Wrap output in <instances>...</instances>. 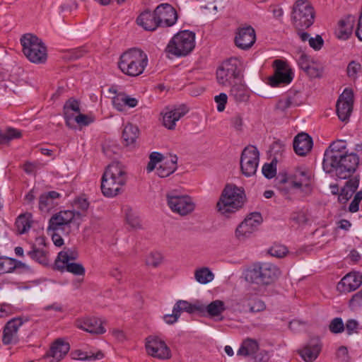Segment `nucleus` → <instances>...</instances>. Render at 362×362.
<instances>
[{
    "instance_id": "f257e3e1",
    "label": "nucleus",
    "mask_w": 362,
    "mask_h": 362,
    "mask_svg": "<svg viewBox=\"0 0 362 362\" xmlns=\"http://www.w3.org/2000/svg\"><path fill=\"white\" fill-rule=\"evenodd\" d=\"M358 163V156L354 153H349L346 142L338 140L325 151L322 168L326 173H334L338 178L344 180L356 171Z\"/></svg>"
},
{
    "instance_id": "f03ea898",
    "label": "nucleus",
    "mask_w": 362,
    "mask_h": 362,
    "mask_svg": "<svg viewBox=\"0 0 362 362\" xmlns=\"http://www.w3.org/2000/svg\"><path fill=\"white\" fill-rule=\"evenodd\" d=\"M127 173L125 167L119 162L107 165L101 179V191L105 197H114L122 192L126 185Z\"/></svg>"
},
{
    "instance_id": "7ed1b4c3",
    "label": "nucleus",
    "mask_w": 362,
    "mask_h": 362,
    "mask_svg": "<svg viewBox=\"0 0 362 362\" xmlns=\"http://www.w3.org/2000/svg\"><path fill=\"white\" fill-rule=\"evenodd\" d=\"M148 64L146 54L139 49H131L123 53L118 62L121 71L129 76L141 74Z\"/></svg>"
},
{
    "instance_id": "20e7f679",
    "label": "nucleus",
    "mask_w": 362,
    "mask_h": 362,
    "mask_svg": "<svg viewBox=\"0 0 362 362\" xmlns=\"http://www.w3.org/2000/svg\"><path fill=\"white\" fill-rule=\"evenodd\" d=\"M245 202V194L241 188L228 185L216 204L217 211L226 216L239 210Z\"/></svg>"
},
{
    "instance_id": "39448f33",
    "label": "nucleus",
    "mask_w": 362,
    "mask_h": 362,
    "mask_svg": "<svg viewBox=\"0 0 362 362\" xmlns=\"http://www.w3.org/2000/svg\"><path fill=\"white\" fill-rule=\"evenodd\" d=\"M23 52L27 59L35 64H42L47 60V48L37 36L27 33L21 38Z\"/></svg>"
},
{
    "instance_id": "423d86ee",
    "label": "nucleus",
    "mask_w": 362,
    "mask_h": 362,
    "mask_svg": "<svg viewBox=\"0 0 362 362\" xmlns=\"http://www.w3.org/2000/svg\"><path fill=\"white\" fill-rule=\"evenodd\" d=\"M280 274V270L276 265L269 262H263L255 264L249 269L245 279L257 284L267 285L275 281Z\"/></svg>"
},
{
    "instance_id": "0eeeda50",
    "label": "nucleus",
    "mask_w": 362,
    "mask_h": 362,
    "mask_svg": "<svg viewBox=\"0 0 362 362\" xmlns=\"http://www.w3.org/2000/svg\"><path fill=\"white\" fill-rule=\"evenodd\" d=\"M194 46L195 34L189 30H183L173 37L165 51L177 57H185L192 51Z\"/></svg>"
},
{
    "instance_id": "6e6552de",
    "label": "nucleus",
    "mask_w": 362,
    "mask_h": 362,
    "mask_svg": "<svg viewBox=\"0 0 362 362\" xmlns=\"http://www.w3.org/2000/svg\"><path fill=\"white\" fill-rule=\"evenodd\" d=\"M314 11L310 3L305 0H297L291 13L293 25L300 30L309 28L314 23Z\"/></svg>"
},
{
    "instance_id": "1a4fd4ad",
    "label": "nucleus",
    "mask_w": 362,
    "mask_h": 362,
    "mask_svg": "<svg viewBox=\"0 0 362 362\" xmlns=\"http://www.w3.org/2000/svg\"><path fill=\"white\" fill-rule=\"evenodd\" d=\"M177 158L170 156V159L163 160V156L158 152H153L149 156V162L146 166L147 173H151L155 169L160 177H166L173 173L177 169Z\"/></svg>"
},
{
    "instance_id": "9d476101",
    "label": "nucleus",
    "mask_w": 362,
    "mask_h": 362,
    "mask_svg": "<svg viewBox=\"0 0 362 362\" xmlns=\"http://www.w3.org/2000/svg\"><path fill=\"white\" fill-rule=\"evenodd\" d=\"M240 62L237 58H230L224 62L216 71L217 82L223 86H230L240 81Z\"/></svg>"
},
{
    "instance_id": "9b49d317",
    "label": "nucleus",
    "mask_w": 362,
    "mask_h": 362,
    "mask_svg": "<svg viewBox=\"0 0 362 362\" xmlns=\"http://www.w3.org/2000/svg\"><path fill=\"white\" fill-rule=\"evenodd\" d=\"M166 199L167 204L170 210L182 216L192 214L196 207V204L191 197L177 191L168 192Z\"/></svg>"
},
{
    "instance_id": "f8f14e48",
    "label": "nucleus",
    "mask_w": 362,
    "mask_h": 362,
    "mask_svg": "<svg viewBox=\"0 0 362 362\" xmlns=\"http://www.w3.org/2000/svg\"><path fill=\"white\" fill-rule=\"evenodd\" d=\"M78 257V254L70 250L61 251L55 260V267L61 271L66 270L74 275L84 276L85 268L81 264L72 262Z\"/></svg>"
},
{
    "instance_id": "ddd939ff",
    "label": "nucleus",
    "mask_w": 362,
    "mask_h": 362,
    "mask_svg": "<svg viewBox=\"0 0 362 362\" xmlns=\"http://www.w3.org/2000/svg\"><path fill=\"white\" fill-rule=\"evenodd\" d=\"M259 161V153L254 146H247L242 151L240 160V170L246 177L255 175Z\"/></svg>"
},
{
    "instance_id": "4468645a",
    "label": "nucleus",
    "mask_w": 362,
    "mask_h": 362,
    "mask_svg": "<svg viewBox=\"0 0 362 362\" xmlns=\"http://www.w3.org/2000/svg\"><path fill=\"white\" fill-rule=\"evenodd\" d=\"M146 354L159 360H167L171 357V351L166 343L158 336L151 335L145 339Z\"/></svg>"
},
{
    "instance_id": "2eb2a0df",
    "label": "nucleus",
    "mask_w": 362,
    "mask_h": 362,
    "mask_svg": "<svg viewBox=\"0 0 362 362\" xmlns=\"http://www.w3.org/2000/svg\"><path fill=\"white\" fill-rule=\"evenodd\" d=\"M262 222V217L258 212L250 214L237 227L235 235L240 241H245L255 232Z\"/></svg>"
},
{
    "instance_id": "dca6fc26",
    "label": "nucleus",
    "mask_w": 362,
    "mask_h": 362,
    "mask_svg": "<svg viewBox=\"0 0 362 362\" xmlns=\"http://www.w3.org/2000/svg\"><path fill=\"white\" fill-rule=\"evenodd\" d=\"M75 213L71 210L62 211L54 214L49 220L48 230L69 234L70 223L74 218Z\"/></svg>"
},
{
    "instance_id": "f3484780",
    "label": "nucleus",
    "mask_w": 362,
    "mask_h": 362,
    "mask_svg": "<svg viewBox=\"0 0 362 362\" xmlns=\"http://www.w3.org/2000/svg\"><path fill=\"white\" fill-rule=\"evenodd\" d=\"M274 75L269 78V83L273 87L281 84H288L293 80V73L288 65L279 59L274 62Z\"/></svg>"
},
{
    "instance_id": "a211bd4d",
    "label": "nucleus",
    "mask_w": 362,
    "mask_h": 362,
    "mask_svg": "<svg viewBox=\"0 0 362 362\" xmlns=\"http://www.w3.org/2000/svg\"><path fill=\"white\" fill-rule=\"evenodd\" d=\"M354 93L351 89L346 88L340 95L337 103V113L340 120L349 119L353 110Z\"/></svg>"
},
{
    "instance_id": "6ab92c4d",
    "label": "nucleus",
    "mask_w": 362,
    "mask_h": 362,
    "mask_svg": "<svg viewBox=\"0 0 362 362\" xmlns=\"http://www.w3.org/2000/svg\"><path fill=\"white\" fill-rule=\"evenodd\" d=\"M155 11L159 26L170 27L176 23L177 15L171 5L168 4H160Z\"/></svg>"
},
{
    "instance_id": "aec40b11",
    "label": "nucleus",
    "mask_w": 362,
    "mask_h": 362,
    "mask_svg": "<svg viewBox=\"0 0 362 362\" xmlns=\"http://www.w3.org/2000/svg\"><path fill=\"white\" fill-rule=\"evenodd\" d=\"M362 284V274L351 272L337 284V290L341 293H348L356 290Z\"/></svg>"
},
{
    "instance_id": "412c9836",
    "label": "nucleus",
    "mask_w": 362,
    "mask_h": 362,
    "mask_svg": "<svg viewBox=\"0 0 362 362\" xmlns=\"http://www.w3.org/2000/svg\"><path fill=\"white\" fill-rule=\"evenodd\" d=\"M187 109L185 106L177 108H165L160 113L163 125L168 129H174L176 122L187 112Z\"/></svg>"
},
{
    "instance_id": "4be33fe9",
    "label": "nucleus",
    "mask_w": 362,
    "mask_h": 362,
    "mask_svg": "<svg viewBox=\"0 0 362 362\" xmlns=\"http://www.w3.org/2000/svg\"><path fill=\"white\" fill-rule=\"evenodd\" d=\"M76 326L81 329L93 334H102L105 332L100 319L95 317H84L76 320Z\"/></svg>"
},
{
    "instance_id": "5701e85b",
    "label": "nucleus",
    "mask_w": 362,
    "mask_h": 362,
    "mask_svg": "<svg viewBox=\"0 0 362 362\" xmlns=\"http://www.w3.org/2000/svg\"><path fill=\"white\" fill-rule=\"evenodd\" d=\"M22 325L23 320L21 318H13L6 324L2 336L4 345L16 344L18 341V331Z\"/></svg>"
},
{
    "instance_id": "b1692460",
    "label": "nucleus",
    "mask_w": 362,
    "mask_h": 362,
    "mask_svg": "<svg viewBox=\"0 0 362 362\" xmlns=\"http://www.w3.org/2000/svg\"><path fill=\"white\" fill-rule=\"evenodd\" d=\"M256 40L255 31L251 26L240 28L235 37L237 47L242 49L250 48Z\"/></svg>"
},
{
    "instance_id": "393cba45",
    "label": "nucleus",
    "mask_w": 362,
    "mask_h": 362,
    "mask_svg": "<svg viewBox=\"0 0 362 362\" xmlns=\"http://www.w3.org/2000/svg\"><path fill=\"white\" fill-rule=\"evenodd\" d=\"M313 139L306 133H300L293 140V149L296 153L300 156H306L313 148Z\"/></svg>"
},
{
    "instance_id": "a878e982",
    "label": "nucleus",
    "mask_w": 362,
    "mask_h": 362,
    "mask_svg": "<svg viewBox=\"0 0 362 362\" xmlns=\"http://www.w3.org/2000/svg\"><path fill=\"white\" fill-rule=\"evenodd\" d=\"M69 350V344L61 339H57L52 344L45 358H50L49 362H59L68 353Z\"/></svg>"
},
{
    "instance_id": "bb28decb",
    "label": "nucleus",
    "mask_w": 362,
    "mask_h": 362,
    "mask_svg": "<svg viewBox=\"0 0 362 362\" xmlns=\"http://www.w3.org/2000/svg\"><path fill=\"white\" fill-rule=\"evenodd\" d=\"M243 305L249 308V311L252 313L263 312L266 310L265 303L259 298L257 296L252 293H247L241 300Z\"/></svg>"
},
{
    "instance_id": "cd10ccee",
    "label": "nucleus",
    "mask_w": 362,
    "mask_h": 362,
    "mask_svg": "<svg viewBox=\"0 0 362 362\" xmlns=\"http://www.w3.org/2000/svg\"><path fill=\"white\" fill-rule=\"evenodd\" d=\"M113 106L119 111H125L127 107L132 108L138 105V100L125 93H119L112 98Z\"/></svg>"
},
{
    "instance_id": "c85d7f7f",
    "label": "nucleus",
    "mask_w": 362,
    "mask_h": 362,
    "mask_svg": "<svg viewBox=\"0 0 362 362\" xmlns=\"http://www.w3.org/2000/svg\"><path fill=\"white\" fill-rule=\"evenodd\" d=\"M157 21L156 11L153 13L144 11L140 14L136 20L138 25L150 31L156 30L159 26Z\"/></svg>"
},
{
    "instance_id": "c756f323",
    "label": "nucleus",
    "mask_w": 362,
    "mask_h": 362,
    "mask_svg": "<svg viewBox=\"0 0 362 362\" xmlns=\"http://www.w3.org/2000/svg\"><path fill=\"white\" fill-rule=\"evenodd\" d=\"M259 350V344L257 340L247 338L240 344L237 355L243 357H253Z\"/></svg>"
},
{
    "instance_id": "7c9ffc66",
    "label": "nucleus",
    "mask_w": 362,
    "mask_h": 362,
    "mask_svg": "<svg viewBox=\"0 0 362 362\" xmlns=\"http://www.w3.org/2000/svg\"><path fill=\"white\" fill-rule=\"evenodd\" d=\"M292 184L294 187L300 188L305 187H310V175L308 171L304 168H297L291 177Z\"/></svg>"
},
{
    "instance_id": "2f4dec72",
    "label": "nucleus",
    "mask_w": 362,
    "mask_h": 362,
    "mask_svg": "<svg viewBox=\"0 0 362 362\" xmlns=\"http://www.w3.org/2000/svg\"><path fill=\"white\" fill-rule=\"evenodd\" d=\"M230 90V95L237 102L246 101L249 98V90L246 86L240 81L234 83Z\"/></svg>"
},
{
    "instance_id": "473e14b6",
    "label": "nucleus",
    "mask_w": 362,
    "mask_h": 362,
    "mask_svg": "<svg viewBox=\"0 0 362 362\" xmlns=\"http://www.w3.org/2000/svg\"><path fill=\"white\" fill-rule=\"evenodd\" d=\"M59 194L52 191L42 194L39 200V208L42 211H48L56 204V200L59 197Z\"/></svg>"
},
{
    "instance_id": "72a5a7b5",
    "label": "nucleus",
    "mask_w": 362,
    "mask_h": 362,
    "mask_svg": "<svg viewBox=\"0 0 362 362\" xmlns=\"http://www.w3.org/2000/svg\"><path fill=\"white\" fill-rule=\"evenodd\" d=\"M321 346L317 342L310 343L299 351L301 358L306 362H313L318 356Z\"/></svg>"
},
{
    "instance_id": "f704fd0d",
    "label": "nucleus",
    "mask_w": 362,
    "mask_h": 362,
    "mask_svg": "<svg viewBox=\"0 0 362 362\" xmlns=\"http://www.w3.org/2000/svg\"><path fill=\"white\" fill-rule=\"evenodd\" d=\"M354 20L353 17H348L339 22L336 33L339 38L346 40L352 33Z\"/></svg>"
},
{
    "instance_id": "c9c22d12",
    "label": "nucleus",
    "mask_w": 362,
    "mask_h": 362,
    "mask_svg": "<svg viewBox=\"0 0 362 362\" xmlns=\"http://www.w3.org/2000/svg\"><path fill=\"white\" fill-rule=\"evenodd\" d=\"M226 308L224 302L220 300H214L205 307L207 314L211 317H217L218 320L223 319L220 316L225 311Z\"/></svg>"
},
{
    "instance_id": "e433bc0d",
    "label": "nucleus",
    "mask_w": 362,
    "mask_h": 362,
    "mask_svg": "<svg viewBox=\"0 0 362 362\" xmlns=\"http://www.w3.org/2000/svg\"><path fill=\"white\" fill-rule=\"evenodd\" d=\"M64 110L66 123L68 126H70L75 113H79L80 112L79 104L78 101L70 99L65 103Z\"/></svg>"
},
{
    "instance_id": "4c0bfd02",
    "label": "nucleus",
    "mask_w": 362,
    "mask_h": 362,
    "mask_svg": "<svg viewBox=\"0 0 362 362\" xmlns=\"http://www.w3.org/2000/svg\"><path fill=\"white\" fill-rule=\"evenodd\" d=\"M139 135V129L137 127L128 124H127L122 132V138L127 146L133 144Z\"/></svg>"
},
{
    "instance_id": "58836bf2",
    "label": "nucleus",
    "mask_w": 362,
    "mask_h": 362,
    "mask_svg": "<svg viewBox=\"0 0 362 362\" xmlns=\"http://www.w3.org/2000/svg\"><path fill=\"white\" fill-rule=\"evenodd\" d=\"M32 215L30 213H25L18 216L16 221V227L18 233L23 234L26 233L31 226Z\"/></svg>"
},
{
    "instance_id": "ea45409f",
    "label": "nucleus",
    "mask_w": 362,
    "mask_h": 362,
    "mask_svg": "<svg viewBox=\"0 0 362 362\" xmlns=\"http://www.w3.org/2000/svg\"><path fill=\"white\" fill-rule=\"evenodd\" d=\"M194 278L201 284H206L213 281L214 274L208 267H201L195 270Z\"/></svg>"
},
{
    "instance_id": "a19ab883",
    "label": "nucleus",
    "mask_w": 362,
    "mask_h": 362,
    "mask_svg": "<svg viewBox=\"0 0 362 362\" xmlns=\"http://www.w3.org/2000/svg\"><path fill=\"white\" fill-rule=\"evenodd\" d=\"M22 133L20 130L15 128H7L4 130H0V144H8L11 141L21 138Z\"/></svg>"
},
{
    "instance_id": "79ce46f5",
    "label": "nucleus",
    "mask_w": 362,
    "mask_h": 362,
    "mask_svg": "<svg viewBox=\"0 0 362 362\" xmlns=\"http://www.w3.org/2000/svg\"><path fill=\"white\" fill-rule=\"evenodd\" d=\"M123 212L127 224L133 228H136L140 226L139 218L137 213L129 206H124Z\"/></svg>"
},
{
    "instance_id": "37998d69",
    "label": "nucleus",
    "mask_w": 362,
    "mask_h": 362,
    "mask_svg": "<svg viewBox=\"0 0 362 362\" xmlns=\"http://www.w3.org/2000/svg\"><path fill=\"white\" fill-rule=\"evenodd\" d=\"M28 255L33 259L42 265H47L49 264L47 253L43 249L37 248L35 246H33L32 250L28 252Z\"/></svg>"
},
{
    "instance_id": "c03bdc74",
    "label": "nucleus",
    "mask_w": 362,
    "mask_h": 362,
    "mask_svg": "<svg viewBox=\"0 0 362 362\" xmlns=\"http://www.w3.org/2000/svg\"><path fill=\"white\" fill-rule=\"evenodd\" d=\"M103 357V354L101 351H98L94 354L93 352H86L81 350H76L73 353V358L76 360L81 361H94L100 359Z\"/></svg>"
},
{
    "instance_id": "a18cd8bd",
    "label": "nucleus",
    "mask_w": 362,
    "mask_h": 362,
    "mask_svg": "<svg viewBox=\"0 0 362 362\" xmlns=\"http://www.w3.org/2000/svg\"><path fill=\"white\" fill-rule=\"evenodd\" d=\"M291 220L299 226L306 225L309 222V216L307 210L300 209L293 211L291 215Z\"/></svg>"
},
{
    "instance_id": "49530a36",
    "label": "nucleus",
    "mask_w": 362,
    "mask_h": 362,
    "mask_svg": "<svg viewBox=\"0 0 362 362\" xmlns=\"http://www.w3.org/2000/svg\"><path fill=\"white\" fill-rule=\"evenodd\" d=\"M176 311L180 315L181 312L185 311L189 313H192L196 310H202L203 308L197 305H192L188 301L180 300L173 307Z\"/></svg>"
},
{
    "instance_id": "de8ad7c7",
    "label": "nucleus",
    "mask_w": 362,
    "mask_h": 362,
    "mask_svg": "<svg viewBox=\"0 0 362 362\" xmlns=\"http://www.w3.org/2000/svg\"><path fill=\"white\" fill-rule=\"evenodd\" d=\"M163 260V255L159 252H152L146 257V263L153 267H158Z\"/></svg>"
},
{
    "instance_id": "09e8293b",
    "label": "nucleus",
    "mask_w": 362,
    "mask_h": 362,
    "mask_svg": "<svg viewBox=\"0 0 362 362\" xmlns=\"http://www.w3.org/2000/svg\"><path fill=\"white\" fill-rule=\"evenodd\" d=\"M293 105V99L290 96H285L279 100L276 105V110L281 112H285Z\"/></svg>"
},
{
    "instance_id": "8fccbe9b",
    "label": "nucleus",
    "mask_w": 362,
    "mask_h": 362,
    "mask_svg": "<svg viewBox=\"0 0 362 362\" xmlns=\"http://www.w3.org/2000/svg\"><path fill=\"white\" fill-rule=\"evenodd\" d=\"M347 75L353 81H355L361 71V66L358 62H351L347 66Z\"/></svg>"
},
{
    "instance_id": "3c124183",
    "label": "nucleus",
    "mask_w": 362,
    "mask_h": 362,
    "mask_svg": "<svg viewBox=\"0 0 362 362\" xmlns=\"http://www.w3.org/2000/svg\"><path fill=\"white\" fill-rule=\"evenodd\" d=\"M15 267L12 259L0 257V274L11 272Z\"/></svg>"
},
{
    "instance_id": "603ef678",
    "label": "nucleus",
    "mask_w": 362,
    "mask_h": 362,
    "mask_svg": "<svg viewBox=\"0 0 362 362\" xmlns=\"http://www.w3.org/2000/svg\"><path fill=\"white\" fill-rule=\"evenodd\" d=\"M329 329L333 333H341L344 330V325L342 320L336 317L332 320L329 325Z\"/></svg>"
},
{
    "instance_id": "864d4df0",
    "label": "nucleus",
    "mask_w": 362,
    "mask_h": 362,
    "mask_svg": "<svg viewBox=\"0 0 362 362\" xmlns=\"http://www.w3.org/2000/svg\"><path fill=\"white\" fill-rule=\"evenodd\" d=\"M305 71L310 77L316 78L320 76L322 74V69L319 64L313 62L311 65L308 66V69H306Z\"/></svg>"
},
{
    "instance_id": "5fc2aeb1",
    "label": "nucleus",
    "mask_w": 362,
    "mask_h": 362,
    "mask_svg": "<svg viewBox=\"0 0 362 362\" xmlns=\"http://www.w3.org/2000/svg\"><path fill=\"white\" fill-rule=\"evenodd\" d=\"M214 100L217 104V110L220 112L225 110L228 101V96L226 93H221L214 97Z\"/></svg>"
},
{
    "instance_id": "6e6d98bb",
    "label": "nucleus",
    "mask_w": 362,
    "mask_h": 362,
    "mask_svg": "<svg viewBox=\"0 0 362 362\" xmlns=\"http://www.w3.org/2000/svg\"><path fill=\"white\" fill-rule=\"evenodd\" d=\"M269 254L278 258L283 257L287 253V249L284 245H274L269 249Z\"/></svg>"
},
{
    "instance_id": "4d7b16f0",
    "label": "nucleus",
    "mask_w": 362,
    "mask_h": 362,
    "mask_svg": "<svg viewBox=\"0 0 362 362\" xmlns=\"http://www.w3.org/2000/svg\"><path fill=\"white\" fill-rule=\"evenodd\" d=\"M349 305L352 309L362 306V289L352 296L349 300Z\"/></svg>"
},
{
    "instance_id": "13d9d810",
    "label": "nucleus",
    "mask_w": 362,
    "mask_h": 362,
    "mask_svg": "<svg viewBox=\"0 0 362 362\" xmlns=\"http://www.w3.org/2000/svg\"><path fill=\"white\" fill-rule=\"evenodd\" d=\"M262 171L267 178H272L276 175V166L273 163H265L262 167Z\"/></svg>"
},
{
    "instance_id": "bf43d9fd",
    "label": "nucleus",
    "mask_w": 362,
    "mask_h": 362,
    "mask_svg": "<svg viewBox=\"0 0 362 362\" xmlns=\"http://www.w3.org/2000/svg\"><path fill=\"white\" fill-rule=\"evenodd\" d=\"M362 199V191L358 192L355 196L352 202H351L349 210L350 212L354 213L358 211L359 209V203Z\"/></svg>"
},
{
    "instance_id": "052dcab7",
    "label": "nucleus",
    "mask_w": 362,
    "mask_h": 362,
    "mask_svg": "<svg viewBox=\"0 0 362 362\" xmlns=\"http://www.w3.org/2000/svg\"><path fill=\"white\" fill-rule=\"evenodd\" d=\"M73 119H74L77 124L82 126H87L93 122V117L80 113L74 116Z\"/></svg>"
},
{
    "instance_id": "680f3d73",
    "label": "nucleus",
    "mask_w": 362,
    "mask_h": 362,
    "mask_svg": "<svg viewBox=\"0 0 362 362\" xmlns=\"http://www.w3.org/2000/svg\"><path fill=\"white\" fill-rule=\"evenodd\" d=\"M313 62V61L305 54L301 53L299 59L298 60V64L300 69L303 70H305L308 69L309 65H311V64Z\"/></svg>"
},
{
    "instance_id": "e2e57ef3",
    "label": "nucleus",
    "mask_w": 362,
    "mask_h": 362,
    "mask_svg": "<svg viewBox=\"0 0 362 362\" xmlns=\"http://www.w3.org/2000/svg\"><path fill=\"white\" fill-rule=\"evenodd\" d=\"M230 123L236 131H241L243 125V119L242 115L236 114L230 118Z\"/></svg>"
},
{
    "instance_id": "0e129e2a",
    "label": "nucleus",
    "mask_w": 362,
    "mask_h": 362,
    "mask_svg": "<svg viewBox=\"0 0 362 362\" xmlns=\"http://www.w3.org/2000/svg\"><path fill=\"white\" fill-rule=\"evenodd\" d=\"M47 231L52 236V241L56 246L60 247L64 244V240L62 238V235L64 234L62 232L49 230L48 229Z\"/></svg>"
},
{
    "instance_id": "69168bd1",
    "label": "nucleus",
    "mask_w": 362,
    "mask_h": 362,
    "mask_svg": "<svg viewBox=\"0 0 362 362\" xmlns=\"http://www.w3.org/2000/svg\"><path fill=\"white\" fill-rule=\"evenodd\" d=\"M309 45L314 49L318 50L323 45V40L320 35H317L315 37H310L309 38Z\"/></svg>"
},
{
    "instance_id": "338daca9",
    "label": "nucleus",
    "mask_w": 362,
    "mask_h": 362,
    "mask_svg": "<svg viewBox=\"0 0 362 362\" xmlns=\"http://www.w3.org/2000/svg\"><path fill=\"white\" fill-rule=\"evenodd\" d=\"M358 184L359 178L357 177H354L346 182L345 188L346 189V190H349L351 192H354L358 188Z\"/></svg>"
},
{
    "instance_id": "774afa93",
    "label": "nucleus",
    "mask_w": 362,
    "mask_h": 362,
    "mask_svg": "<svg viewBox=\"0 0 362 362\" xmlns=\"http://www.w3.org/2000/svg\"><path fill=\"white\" fill-rule=\"evenodd\" d=\"M179 317H180V314L173 308V313L169 314V315H165L163 317V319L167 324L172 325L177 321Z\"/></svg>"
}]
</instances>
